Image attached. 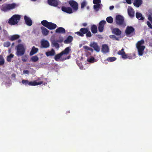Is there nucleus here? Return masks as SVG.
I'll return each instance as SVG.
<instances>
[{
  "label": "nucleus",
  "mask_w": 152,
  "mask_h": 152,
  "mask_svg": "<svg viewBox=\"0 0 152 152\" xmlns=\"http://www.w3.org/2000/svg\"><path fill=\"white\" fill-rule=\"evenodd\" d=\"M20 19V16L18 15H14L10 18L8 23L10 25H14L17 24L18 21Z\"/></svg>",
  "instance_id": "1"
},
{
  "label": "nucleus",
  "mask_w": 152,
  "mask_h": 152,
  "mask_svg": "<svg viewBox=\"0 0 152 152\" xmlns=\"http://www.w3.org/2000/svg\"><path fill=\"white\" fill-rule=\"evenodd\" d=\"M41 23L42 25L50 30L54 29L57 27L56 24L52 22H48L46 20H42L41 22Z\"/></svg>",
  "instance_id": "2"
},
{
  "label": "nucleus",
  "mask_w": 152,
  "mask_h": 152,
  "mask_svg": "<svg viewBox=\"0 0 152 152\" xmlns=\"http://www.w3.org/2000/svg\"><path fill=\"white\" fill-rule=\"evenodd\" d=\"M17 51L16 54L18 56L23 55L26 51V49L23 45L21 44H18L16 47Z\"/></svg>",
  "instance_id": "3"
},
{
  "label": "nucleus",
  "mask_w": 152,
  "mask_h": 152,
  "mask_svg": "<svg viewBox=\"0 0 152 152\" xmlns=\"http://www.w3.org/2000/svg\"><path fill=\"white\" fill-rule=\"evenodd\" d=\"M22 83L23 84L26 86L28 85L29 86H35L38 85H40L43 83L42 81L40 82H37L35 80L33 81H29L28 80H22Z\"/></svg>",
  "instance_id": "4"
},
{
  "label": "nucleus",
  "mask_w": 152,
  "mask_h": 152,
  "mask_svg": "<svg viewBox=\"0 0 152 152\" xmlns=\"http://www.w3.org/2000/svg\"><path fill=\"white\" fill-rule=\"evenodd\" d=\"M115 22L116 24L119 26H124L125 25L124 17L119 15L116 16Z\"/></svg>",
  "instance_id": "5"
},
{
  "label": "nucleus",
  "mask_w": 152,
  "mask_h": 152,
  "mask_svg": "<svg viewBox=\"0 0 152 152\" xmlns=\"http://www.w3.org/2000/svg\"><path fill=\"white\" fill-rule=\"evenodd\" d=\"M70 6L75 11H77L78 9V4L75 1L73 0L69 1V2Z\"/></svg>",
  "instance_id": "6"
},
{
  "label": "nucleus",
  "mask_w": 152,
  "mask_h": 152,
  "mask_svg": "<svg viewBox=\"0 0 152 152\" xmlns=\"http://www.w3.org/2000/svg\"><path fill=\"white\" fill-rule=\"evenodd\" d=\"M125 33L127 35L131 34L134 33L135 34V29L134 28L131 26H127L125 30Z\"/></svg>",
  "instance_id": "7"
},
{
  "label": "nucleus",
  "mask_w": 152,
  "mask_h": 152,
  "mask_svg": "<svg viewBox=\"0 0 152 152\" xmlns=\"http://www.w3.org/2000/svg\"><path fill=\"white\" fill-rule=\"evenodd\" d=\"M88 31V28H82L79 31H77L75 32V34L77 35L83 37L84 34H86Z\"/></svg>",
  "instance_id": "8"
},
{
  "label": "nucleus",
  "mask_w": 152,
  "mask_h": 152,
  "mask_svg": "<svg viewBox=\"0 0 152 152\" xmlns=\"http://www.w3.org/2000/svg\"><path fill=\"white\" fill-rule=\"evenodd\" d=\"M90 46L93 48L96 52H99L100 51V48L96 42H91Z\"/></svg>",
  "instance_id": "9"
},
{
  "label": "nucleus",
  "mask_w": 152,
  "mask_h": 152,
  "mask_svg": "<svg viewBox=\"0 0 152 152\" xmlns=\"http://www.w3.org/2000/svg\"><path fill=\"white\" fill-rule=\"evenodd\" d=\"M106 23V22L105 20H102L99 23L98 28L99 32H102L103 31L104 26Z\"/></svg>",
  "instance_id": "10"
},
{
  "label": "nucleus",
  "mask_w": 152,
  "mask_h": 152,
  "mask_svg": "<svg viewBox=\"0 0 152 152\" xmlns=\"http://www.w3.org/2000/svg\"><path fill=\"white\" fill-rule=\"evenodd\" d=\"M61 9L63 11L67 13L71 14L72 13V9L69 7L63 6L61 8Z\"/></svg>",
  "instance_id": "11"
},
{
  "label": "nucleus",
  "mask_w": 152,
  "mask_h": 152,
  "mask_svg": "<svg viewBox=\"0 0 152 152\" xmlns=\"http://www.w3.org/2000/svg\"><path fill=\"white\" fill-rule=\"evenodd\" d=\"M48 4L51 6H57L58 4V0H48Z\"/></svg>",
  "instance_id": "12"
},
{
  "label": "nucleus",
  "mask_w": 152,
  "mask_h": 152,
  "mask_svg": "<svg viewBox=\"0 0 152 152\" xmlns=\"http://www.w3.org/2000/svg\"><path fill=\"white\" fill-rule=\"evenodd\" d=\"M127 10L129 15L131 17H134V11L132 7L129 6Z\"/></svg>",
  "instance_id": "13"
},
{
  "label": "nucleus",
  "mask_w": 152,
  "mask_h": 152,
  "mask_svg": "<svg viewBox=\"0 0 152 152\" xmlns=\"http://www.w3.org/2000/svg\"><path fill=\"white\" fill-rule=\"evenodd\" d=\"M112 33L117 36H120L121 34V31L118 28H114L111 29Z\"/></svg>",
  "instance_id": "14"
},
{
  "label": "nucleus",
  "mask_w": 152,
  "mask_h": 152,
  "mask_svg": "<svg viewBox=\"0 0 152 152\" xmlns=\"http://www.w3.org/2000/svg\"><path fill=\"white\" fill-rule=\"evenodd\" d=\"M24 19L27 25L30 26L32 25V21L26 15H25L24 17Z\"/></svg>",
  "instance_id": "15"
},
{
  "label": "nucleus",
  "mask_w": 152,
  "mask_h": 152,
  "mask_svg": "<svg viewBox=\"0 0 152 152\" xmlns=\"http://www.w3.org/2000/svg\"><path fill=\"white\" fill-rule=\"evenodd\" d=\"M137 48L138 50V55L139 56H142L143 54L144 50L145 48V46H143L142 47H137Z\"/></svg>",
  "instance_id": "16"
},
{
  "label": "nucleus",
  "mask_w": 152,
  "mask_h": 152,
  "mask_svg": "<svg viewBox=\"0 0 152 152\" xmlns=\"http://www.w3.org/2000/svg\"><path fill=\"white\" fill-rule=\"evenodd\" d=\"M102 51L104 53H106L109 52V48L107 45L104 44L102 45Z\"/></svg>",
  "instance_id": "17"
},
{
  "label": "nucleus",
  "mask_w": 152,
  "mask_h": 152,
  "mask_svg": "<svg viewBox=\"0 0 152 152\" xmlns=\"http://www.w3.org/2000/svg\"><path fill=\"white\" fill-rule=\"evenodd\" d=\"M41 45L42 48H47L49 46V43L47 40H43L41 42Z\"/></svg>",
  "instance_id": "18"
},
{
  "label": "nucleus",
  "mask_w": 152,
  "mask_h": 152,
  "mask_svg": "<svg viewBox=\"0 0 152 152\" xmlns=\"http://www.w3.org/2000/svg\"><path fill=\"white\" fill-rule=\"evenodd\" d=\"M142 0H134V5L137 7H139L142 4Z\"/></svg>",
  "instance_id": "19"
},
{
  "label": "nucleus",
  "mask_w": 152,
  "mask_h": 152,
  "mask_svg": "<svg viewBox=\"0 0 152 152\" xmlns=\"http://www.w3.org/2000/svg\"><path fill=\"white\" fill-rule=\"evenodd\" d=\"M39 49L37 48H35V46H33L30 53L29 55L31 56L36 53L38 51Z\"/></svg>",
  "instance_id": "20"
},
{
  "label": "nucleus",
  "mask_w": 152,
  "mask_h": 152,
  "mask_svg": "<svg viewBox=\"0 0 152 152\" xmlns=\"http://www.w3.org/2000/svg\"><path fill=\"white\" fill-rule=\"evenodd\" d=\"M42 32V34L44 36L47 35L49 32V31L44 26H42L41 27Z\"/></svg>",
  "instance_id": "21"
},
{
  "label": "nucleus",
  "mask_w": 152,
  "mask_h": 152,
  "mask_svg": "<svg viewBox=\"0 0 152 152\" xmlns=\"http://www.w3.org/2000/svg\"><path fill=\"white\" fill-rule=\"evenodd\" d=\"M73 37L71 36H69L64 42L65 44H69L73 40Z\"/></svg>",
  "instance_id": "22"
},
{
  "label": "nucleus",
  "mask_w": 152,
  "mask_h": 152,
  "mask_svg": "<svg viewBox=\"0 0 152 152\" xmlns=\"http://www.w3.org/2000/svg\"><path fill=\"white\" fill-rule=\"evenodd\" d=\"M65 32V29L63 27H59L56 30V33L64 34Z\"/></svg>",
  "instance_id": "23"
},
{
  "label": "nucleus",
  "mask_w": 152,
  "mask_h": 152,
  "mask_svg": "<svg viewBox=\"0 0 152 152\" xmlns=\"http://www.w3.org/2000/svg\"><path fill=\"white\" fill-rule=\"evenodd\" d=\"M91 30L93 34L96 33L97 32V28L95 25H93L91 26Z\"/></svg>",
  "instance_id": "24"
},
{
  "label": "nucleus",
  "mask_w": 152,
  "mask_h": 152,
  "mask_svg": "<svg viewBox=\"0 0 152 152\" xmlns=\"http://www.w3.org/2000/svg\"><path fill=\"white\" fill-rule=\"evenodd\" d=\"M136 17L139 20H143L144 19L142 14L140 12H137L136 13Z\"/></svg>",
  "instance_id": "25"
},
{
  "label": "nucleus",
  "mask_w": 152,
  "mask_h": 152,
  "mask_svg": "<svg viewBox=\"0 0 152 152\" xmlns=\"http://www.w3.org/2000/svg\"><path fill=\"white\" fill-rule=\"evenodd\" d=\"M70 50V47H67L64 50L62 51L61 52V53L62 55H67L69 53Z\"/></svg>",
  "instance_id": "26"
},
{
  "label": "nucleus",
  "mask_w": 152,
  "mask_h": 152,
  "mask_svg": "<svg viewBox=\"0 0 152 152\" xmlns=\"http://www.w3.org/2000/svg\"><path fill=\"white\" fill-rule=\"evenodd\" d=\"M55 53V51L53 49H52L51 51L47 52L46 53V55L47 56H54Z\"/></svg>",
  "instance_id": "27"
},
{
  "label": "nucleus",
  "mask_w": 152,
  "mask_h": 152,
  "mask_svg": "<svg viewBox=\"0 0 152 152\" xmlns=\"http://www.w3.org/2000/svg\"><path fill=\"white\" fill-rule=\"evenodd\" d=\"M1 10L4 12H6L9 10L8 4L3 5L1 8Z\"/></svg>",
  "instance_id": "28"
},
{
  "label": "nucleus",
  "mask_w": 152,
  "mask_h": 152,
  "mask_svg": "<svg viewBox=\"0 0 152 152\" xmlns=\"http://www.w3.org/2000/svg\"><path fill=\"white\" fill-rule=\"evenodd\" d=\"M145 43L143 39H142L140 41H138L136 44V47H142Z\"/></svg>",
  "instance_id": "29"
},
{
  "label": "nucleus",
  "mask_w": 152,
  "mask_h": 152,
  "mask_svg": "<svg viewBox=\"0 0 152 152\" xmlns=\"http://www.w3.org/2000/svg\"><path fill=\"white\" fill-rule=\"evenodd\" d=\"M19 37L20 36L18 35H14L11 36L10 38V40L11 41H13L18 39Z\"/></svg>",
  "instance_id": "30"
},
{
  "label": "nucleus",
  "mask_w": 152,
  "mask_h": 152,
  "mask_svg": "<svg viewBox=\"0 0 152 152\" xmlns=\"http://www.w3.org/2000/svg\"><path fill=\"white\" fill-rule=\"evenodd\" d=\"M51 43L53 46L55 47L56 48H59V45L56 41L55 40H53Z\"/></svg>",
  "instance_id": "31"
},
{
  "label": "nucleus",
  "mask_w": 152,
  "mask_h": 152,
  "mask_svg": "<svg viewBox=\"0 0 152 152\" xmlns=\"http://www.w3.org/2000/svg\"><path fill=\"white\" fill-rule=\"evenodd\" d=\"M39 60V58L37 56H32L31 58V61L33 62H36Z\"/></svg>",
  "instance_id": "32"
},
{
  "label": "nucleus",
  "mask_w": 152,
  "mask_h": 152,
  "mask_svg": "<svg viewBox=\"0 0 152 152\" xmlns=\"http://www.w3.org/2000/svg\"><path fill=\"white\" fill-rule=\"evenodd\" d=\"M62 56L61 53L55 56L54 58L56 61H58L61 57Z\"/></svg>",
  "instance_id": "33"
},
{
  "label": "nucleus",
  "mask_w": 152,
  "mask_h": 152,
  "mask_svg": "<svg viewBox=\"0 0 152 152\" xmlns=\"http://www.w3.org/2000/svg\"><path fill=\"white\" fill-rule=\"evenodd\" d=\"M8 5L9 10H10L14 9L15 7L16 4L15 3H12V4H8Z\"/></svg>",
  "instance_id": "34"
},
{
  "label": "nucleus",
  "mask_w": 152,
  "mask_h": 152,
  "mask_svg": "<svg viewBox=\"0 0 152 152\" xmlns=\"http://www.w3.org/2000/svg\"><path fill=\"white\" fill-rule=\"evenodd\" d=\"M106 20L107 22L109 23H112L113 21V19L111 16L107 17L106 19Z\"/></svg>",
  "instance_id": "35"
},
{
  "label": "nucleus",
  "mask_w": 152,
  "mask_h": 152,
  "mask_svg": "<svg viewBox=\"0 0 152 152\" xmlns=\"http://www.w3.org/2000/svg\"><path fill=\"white\" fill-rule=\"evenodd\" d=\"M14 56V55L12 53L10 54L9 55L7 56V61L8 62H10L12 58Z\"/></svg>",
  "instance_id": "36"
},
{
  "label": "nucleus",
  "mask_w": 152,
  "mask_h": 152,
  "mask_svg": "<svg viewBox=\"0 0 152 152\" xmlns=\"http://www.w3.org/2000/svg\"><path fill=\"white\" fill-rule=\"evenodd\" d=\"M116 58L115 57H110L107 58V60L108 61L113 62L116 60Z\"/></svg>",
  "instance_id": "37"
},
{
  "label": "nucleus",
  "mask_w": 152,
  "mask_h": 152,
  "mask_svg": "<svg viewBox=\"0 0 152 152\" xmlns=\"http://www.w3.org/2000/svg\"><path fill=\"white\" fill-rule=\"evenodd\" d=\"M22 60L23 62H26L28 59V55H25L22 56Z\"/></svg>",
  "instance_id": "38"
},
{
  "label": "nucleus",
  "mask_w": 152,
  "mask_h": 152,
  "mask_svg": "<svg viewBox=\"0 0 152 152\" xmlns=\"http://www.w3.org/2000/svg\"><path fill=\"white\" fill-rule=\"evenodd\" d=\"M101 4H96L94 6V10L97 11L99 10V9L100 8L101 5Z\"/></svg>",
  "instance_id": "39"
},
{
  "label": "nucleus",
  "mask_w": 152,
  "mask_h": 152,
  "mask_svg": "<svg viewBox=\"0 0 152 152\" xmlns=\"http://www.w3.org/2000/svg\"><path fill=\"white\" fill-rule=\"evenodd\" d=\"M95 58L94 57H91L87 59V61L90 63H93L94 62Z\"/></svg>",
  "instance_id": "40"
},
{
  "label": "nucleus",
  "mask_w": 152,
  "mask_h": 152,
  "mask_svg": "<svg viewBox=\"0 0 152 152\" xmlns=\"http://www.w3.org/2000/svg\"><path fill=\"white\" fill-rule=\"evenodd\" d=\"M87 4V3L86 0H84L81 4V8L83 9L85 7Z\"/></svg>",
  "instance_id": "41"
},
{
  "label": "nucleus",
  "mask_w": 152,
  "mask_h": 152,
  "mask_svg": "<svg viewBox=\"0 0 152 152\" xmlns=\"http://www.w3.org/2000/svg\"><path fill=\"white\" fill-rule=\"evenodd\" d=\"M4 59L3 57L0 55V65H2L4 64Z\"/></svg>",
  "instance_id": "42"
},
{
  "label": "nucleus",
  "mask_w": 152,
  "mask_h": 152,
  "mask_svg": "<svg viewBox=\"0 0 152 152\" xmlns=\"http://www.w3.org/2000/svg\"><path fill=\"white\" fill-rule=\"evenodd\" d=\"M109 37L110 38L112 39L113 40H115L118 41L119 40L118 38L116 37L115 35H110L109 36Z\"/></svg>",
  "instance_id": "43"
},
{
  "label": "nucleus",
  "mask_w": 152,
  "mask_h": 152,
  "mask_svg": "<svg viewBox=\"0 0 152 152\" xmlns=\"http://www.w3.org/2000/svg\"><path fill=\"white\" fill-rule=\"evenodd\" d=\"M10 45V43L9 42H6L4 43V47H8Z\"/></svg>",
  "instance_id": "44"
},
{
  "label": "nucleus",
  "mask_w": 152,
  "mask_h": 152,
  "mask_svg": "<svg viewBox=\"0 0 152 152\" xmlns=\"http://www.w3.org/2000/svg\"><path fill=\"white\" fill-rule=\"evenodd\" d=\"M124 52H125L124 51V49L122 48L121 50L119 51L117 53L118 55L122 56L124 53Z\"/></svg>",
  "instance_id": "45"
},
{
  "label": "nucleus",
  "mask_w": 152,
  "mask_h": 152,
  "mask_svg": "<svg viewBox=\"0 0 152 152\" xmlns=\"http://www.w3.org/2000/svg\"><path fill=\"white\" fill-rule=\"evenodd\" d=\"M101 2V0H93V3L94 4H100Z\"/></svg>",
  "instance_id": "46"
},
{
  "label": "nucleus",
  "mask_w": 152,
  "mask_h": 152,
  "mask_svg": "<svg viewBox=\"0 0 152 152\" xmlns=\"http://www.w3.org/2000/svg\"><path fill=\"white\" fill-rule=\"evenodd\" d=\"M86 36L87 37H90L91 36V34L90 31H88H88L86 33Z\"/></svg>",
  "instance_id": "47"
},
{
  "label": "nucleus",
  "mask_w": 152,
  "mask_h": 152,
  "mask_svg": "<svg viewBox=\"0 0 152 152\" xmlns=\"http://www.w3.org/2000/svg\"><path fill=\"white\" fill-rule=\"evenodd\" d=\"M122 58L124 59H126L127 58V55L124 52V53L122 55Z\"/></svg>",
  "instance_id": "48"
},
{
  "label": "nucleus",
  "mask_w": 152,
  "mask_h": 152,
  "mask_svg": "<svg viewBox=\"0 0 152 152\" xmlns=\"http://www.w3.org/2000/svg\"><path fill=\"white\" fill-rule=\"evenodd\" d=\"M148 26L151 29H152V25L149 21H148L146 23Z\"/></svg>",
  "instance_id": "49"
},
{
  "label": "nucleus",
  "mask_w": 152,
  "mask_h": 152,
  "mask_svg": "<svg viewBox=\"0 0 152 152\" xmlns=\"http://www.w3.org/2000/svg\"><path fill=\"white\" fill-rule=\"evenodd\" d=\"M63 38L62 37L56 40V41L57 42H59V43H61L62 42H63Z\"/></svg>",
  "instance_id": "50"
},
{
  "label": "nucleus",
  "mask_w": 152,
  "mask_h": 152,
  "mask_svg": "<svg viewBox=\"0 0 152 152\" xmlns=\"http://www.w3.org/2000/svg\"><path fill=\"white\" fill-rule=\"evenodd\" d=\"M148 19L152 24V16L151 15H149L148 16Z\"/></svg>",
  "instance_id": "51"
},
{
  "label": "nucleus",
  "mask_w": 152,
  "mask_h": 152,
  "mask_svg": "<svg viewBox=\"0 0 152 152\" xmlns=\"http://www.w3.org/2000/svg\"><path fill=\"white\" fill-rule=\"evenodd\" d=\"M70 57L71 56H69V55L68 56L67 58H61V60L62 61H63L64 60H65L66 59H69L70 58Z\"/></svg>",
  "instance_id": "52"
},
{
  "label": "nucleus",
  "mask_w": 152,
  "mask_h": 152,
  "mask_svg": "<svg viewBox=\"0 0 152 152\" xmlns=\"http://www.w3.org/2000/svg\"><path fill=\"white\" fill-rule=\"evenodd\" d=\"M83 48L87 50H88L90 48V47L87 46H83Z\"/></svg>",
  "instance_id": "53"
},
{
  "label": "nucleus",
  "mask_w": 152,
  "mask_h": 152,
  "mask_svg": "<svg viewBox=\"0 0 152 152\" xmlns=\"http://www.w3.org/2000/svg\"><path fill=\"white\" fill-rule=\"evenodd\" d=\"M126 2L129 4H131L132 3V1L131 0H126Z\"/></svg>",
  "instance_id": "54"
},
{
  "label": "nucleus",
  "mask_w": 152,
  "mask_h": 152,
  "mask_svg": "<svg viewBox=\"0 0 152 152\" xmlns=\"http://www.w3.org/2000/svg\"><path fill=\"white\" fill-rule=\"evenodd\" d=\"M127 58L129 59H132V56H128L127 55Z\"/></svg>",
  "instance_id": "55"
},
{
  "label": "nucleus",
  "mask_w": 152,
  "mask_h": 152,
  "mask_svg": "<svg viewBox=\"0 0 152 152\" xmlns=\"http://www.w3.org/2000/svg\"><path fill=\"white\" fill-rule=\"evenodd\" d=\"M23 72L24 73L26 74H28L29 72L27 70H24Z\"/></svg>",
  "instance_id": "56"
},
{
  "label": "nucleus",
  "mask_w": 152,
  "mask_h": 152,
  "mask_svg": "<svg viewBox=\"0 0 152 152\" xmlns=\"http://www.w3.org/2000/svg\"><path fill=\"white\" fill-rule=\"evenodd\" d=\"M114 8V6H111L110 7V10H112Z\"/></svg>",
  "instance_id": "57"
},
{
  "label": "nucleus",
  "mask_w": 152,
  "mask_h": 152,
  "mask_svg": "<svg viewBox=\"0 0 152 152\" xmlns=\"http://www.w3.org/2000/svg\"><path fill=\"white\" fill-rule=\"evenodd\" d=\"M88 50L92 52H93V51H94L93 49H92V48H90Z\"/></svg>",
  "instance_id": "58"
},
{
  "label": "nucleus",
  "mask_w": 152,
  "mask_h": 152,
  "mask_svg": "<svg viewBox=\"0 0 152 152\" xmlns=\"http://www.w3.org/2000/svg\"><path fill=\"white\" fill-rule=\"evenodd\" d=\"M82 25L83 26H87V23H84L82 24Z\"/></svg>",
  "instance_id": "59"
},
{
  "label": "nucleus",
  "mask_w": 152,
  "mask_h": 152,
  "mask_svg": "<svg viewBox=\"0 0 152 152\" xmlns=\"http://www.w3.org/2000/svg\"><path fill=\"white\" fill-rule=\"evenodd\" d=\"M21 40L20 39H18V43H20L21 42Z\"/></svg>",
  "instance_id": "60"
},
{
  "label": "nucleus",
  "mask_w": 152,
  "mask_h": 152,
  "mask_svg": "<svg viewBox=\"0 0 152 152\" xmlns=\"http://www.w3.org/2000/svg\"><path fill=\"white\" fill-rule=\"evenodd\" d=\"M70 113V111H67L66 112V114H68V113Z\"/></svg>",
  "instance_id": "61"
},
{
  "label": "nucleus",
  "mask_w": 152,
  "mask_h": 152,
  "mask_svg": "<svg viewBox=\"0 0 152 152\" xmlns=\"http://www.w3.org/2000/svg\"><path fill=\"white\" fill-rule=\"evenodd\" d=\"M1 29H2V28H1V27L0 26V31L1 30Z\"/></svg>",
  "instance_id": "62"
},
{
  "label": "nucleus",
  "mask_w": 152,
  "mask_h": 152,
  "mask_svg": "<svg viewBox=\"0 0 152 152\" xmlns=\"http://www.w3.org/2000/svg\"><path fill=\"white\" fill-rule=\"evenodd\" d=\"M37 0H31V1H36Z\"/></svg>",
  "instance_id": "63"
},
{
  "label": "nucleus",
  "mask_w": 152,
  "mask_h": 152,
  "mask_svg": "<svg viewBox=\"0 0 152 152\" xmlns=\"http://www.w3.org/2000/svg\"><path fill=\"white\" fill-rule=\"evenodd\" d=\"M150 33L152 35V31H151Z\"/></svg>",
  "instance_id": "64"
}]
</instances>
